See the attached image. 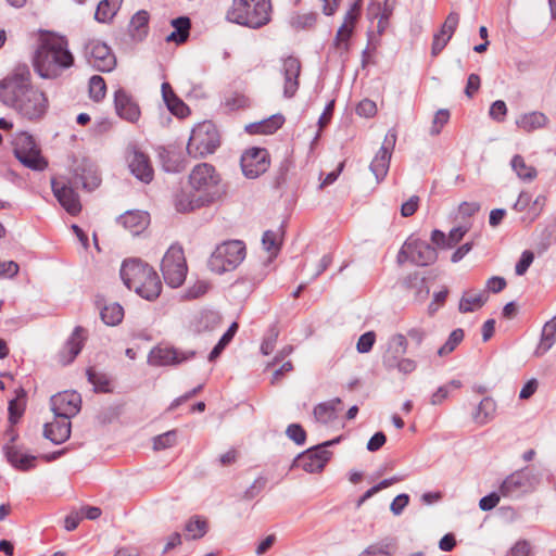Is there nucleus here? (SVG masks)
<instances>
[{
	"label": "nucleus",
	"mask_w": 556,
	"mask_h": 556,
	"mask_svg": "<svg viewBox=\"0 0 556 556\" xmlns=\"http://www.w3.org/2000/svg\"><path fill=\"white\" fill-rule=\"evenodd\" d=\"M382 364L387 369L397 368L404 375L412 374L417 368L416 361L408 357H401L397 355L384 354Z\"/></svg>",
	"instance_id": "obj_31"
},
{
	"label": "nucleus",
	"mask_w": 556,
	"mask_h": 556,
	"mask_svg": "<svg viewBox=\"0 0 556 556\" xmlns=\"http://www.w3.org/2000/svg\"><path fill=\"white\" fill-rule=\"evenodd\" d=\"M459 23V15L456 12H451L446 20L444 21L440 31H442L443 35H446L448 37H453L457 26Z\"/></svg>",
	"instance_id": "obj_58"
},
{
	"label": "nucleus",
	"mask_w": 556,
	"mask_h": 556,
	"mask_svg": "<svg viewBox=\"0 0 556 556\" xmlns=\"http://www.w3.org/2000/svg\"><path fill=\"white\" fill-rule=\"evenodd\" d=\"M177 432L175 430L167 431L153 439V448L155 451H162L172 447L176 444Z\"/></svg>",
	"instance_id": "obj_50"
},
{
	"label": "nucleus",
	"mask_w": 556,
	"mask_h": 556,
	"mask_svg": "<svg viewBox=\"0 0 556 556\" xmlns=\"http://www.w3.org/2000/svg\"><path fill=\"white\" fill-rule=\"evenodd\" d=\"M362 8V0H356L349 11L345 13L343 23L339 27L334 40L333 46L341 53H345L350 49V38L353 35L355 24L358 20L359 12Z\"/></svg>",
	"instance_id": "obj_17"
},
{
	"label": "nucleus",
	"mask_w": 556,
	"mask_h": 556,
	"mask_svg": "<svg viewBox=\"0 0 556 556\" xmlns=\"http://www.w3.org/2000/svg\"><path fill=\"white\" fill-rule=\"evenodd\" d=\"M536 478L528 469H521L509 475L500 486V494L504 497H519L534 488Z\"/></svg>",
	"instance_id": "obj_13"
},
{
	"label": "nucleus",
	"mask_w": 556,
	"mask_h": 556,
	"mask_svg": "<svg viewBox=\"0 0 556 556\" xmlns=\"http://www.w3.org/2000/svg\"><path fill=\"white\" fill-rule=\"evenodd\" d=\"M220 177L214 166L207 163H201L193 167L189 175V184L191 188L199 192L200 195L212 202L218 194V185Z\"/></svg>",
	"instance_id": "obj_7"
},
{
	"label": "nucleus",
	"mask_w": 556,
	"mask_h": 556,
	"mask_svg": "<svg viewBox=\"0 0 556 556\" xmlns=\"http://www.w3.org/2000/svg\"><path fill=\"white\" fill-rule=\"evenodd\" d=\"M376 341L374 331H368L362 334L357 341L356 349L359 353H368Z\"/></svg>",
	"instance_id": "obj_59"
},
{
	"label": "nucleus",
	"mask_w": 556,
	"mask_h": 556,
	"mask_svg": "<svg viewBox=\"0 0 556 556\" xmlns=\"http://www.w3.org/2000/svg\"><path fill=\"white\" fill-rule=\"evenodd\" d=\"M124 307L114 302L110 305H106V326H116L121 324L124 319Z\"/></svg>",
	"instance_id": "obj_51"
},
{
	"label": "nucleus",
	"mask_w": 556,
	"mask_h": 556,
	"mask_svg": "<svg viewBox=\"0 0 556 556\" xmlns=\"http://www.w3.org/2000/svg\"><path fill=\"white\" fill-rule=\"evenodd\" d=\"M194 351H182L168 345H159L149 353V364L153 366H170L179 365L186 361L193 358Z\"/></svg>",
	"instance_id": "obj_15"
},
{
	"label": "nucleus",
	"mask_w": 556,
	"mask_h": 556,
	"mask_svg": "<svg viewBox=\"0 0 556 556\" xmlns=\"http://www.w3.org/2000/svg\"><path fill=\"white\" fill-rule=\"evenodd\" d=\"M205 203L208 202L204 201V199L201 195L195 197L194 194L186 192L178 193L175 199V207L180 213L191 212L195 208L201 207Z\"/></svg>",
	"instance_id": "obj_36"
},
{
	"label": "nucleus",
	"mask_w": 556,
	"mask_h": 556,
	"mask_svg": "<svg viewBox=\"0 0 556 556\" xmlns=\"http://www.w3.org/2000/svg\"><path fill=\"white\" fill-rule=\"evenodd\" d=\"M283 122L282 115H273L260 123L247 126V130L251 134H273L282 126Z\"/></svg>",
	"instance_id": "obj_37"
},
{
	"label": "nucleus",
	"mask_w": 556,
	"mask_h": 556,
	"mask_svg": "<svg viewBox=\"0 0 556 556\" xmlns=\"http://www.w3.org/2000/svg\"><path fill=\"white\" fill-rule=\"evenodd\" d=\"M405 286L408 289L415 290V299L424 301L429 294V288L426 286L425 278H420L418 274L409 275L405 279Z\"/></svg>",
	"instance_id": "obj_45"
},
{
	"label": "nucleus",
	"mask_w": 556,
	"mask_h": 556,
	"mask_svg": "<svg viewBox=\"0 0 556 556\" xmlns=\"http://www.w3.org/2000/svg\"><path fill=\"white\" fill-rule=\"evenodd\" d=\"M240 165L244 177L255 179L269 168V153L264 148H249L242 153Z\"/></svg>",
	"instance_id": "obj_12"
},
{
	"label": "nucleus",
	"mask_w": 556,
	"mask_h": 556,
	"mask_svg": "<svg viewBox=\"0 0 556 556\" xmlns=\"http://www.w3.org/2000/svg\"><path fill=\"white\" fill-rule=\"evenodd\" d=\"M100 174L92 167L86 166L81 169L80 174L75 176V185H81L87 191H92L101 185Z\"/></svg>",
	"instance_id": "obj_35"
},
{
	"label": "nucleus",
	"mask_w": 556,
	"mask_h": 556,
	"mask_svg": "<svg viewBox=\"0 0 556 556\" xmlns=\"http://www.w3.org/2000/svg\"><path fill=\"white\" fill-rule=\"evenodd\" d=\"M50 404L54 416L71 419L80 412L81 396L76 391H63L52 395Z\"/></svg>",
	"instance_id": "obj_16"
},
{
	"label": "nucleus",
	"mask_w": 556,
	"mask_h": 556,
	"mask_svg": "<svg viewBox=\"0 0 556 556\" xmlns=\"http://www.w3.org/2000/svg\"><path fill=\"white\" fill-rule=\"evenodd\" d=\"M464 340V330L457 328L451 332L446 342L438 350V355L440 357L447 356L451 354L457 345Z\"/></svg>",
	"instance_id": "obj_47"
},
{
	"label": "nucleus",
	"mask_w": 556,
	"mask_h": 556,
	"mask_svg": "<svg viewBox=\"0 0 556 556\" xmlns=\"http://www.w3.org/2000/svg\"><path fill=\"white\" fill-rule=\"evenodd\" d=\"M114 110L116 115L131 124H136L140 116L141 110L138 102L131 93L124 88H118L114 92Z\"/></svg>",
	"instance_id": "obj_19"
},
{
	"label": "nucleus",
	"mask_w": 556,
	"mask_h": 556,
	"mask_svg": "<svg viewBox=\"0 0 556 556\" xmlns=\"http://www.w3.org/2000/svg\"><path fill=\"white\" fill-rule=\"evenodd\" d=\"M13 144L14 155L24 166L34 170H43L47 167L33 136L22 132L15 137Z\"/></svg>",
	"instance_id": "obj_9"
},
{
	"label": "nucleus",
	"mask_w": 556,
	"mask_h": 556,
	"mask_svg": "<svg viewBox=\"0 0 556 556\" xmlns=\"http://www.w3.org/2000/svg\"><path fill=\"white\" fill-rule=\"evenodd\" d=\"M119 276L127 289L140 298L153 302L162 292V281L156 270L139 257L125 258L121 265Z\"/></svg>",
	"instance_id": "obj_3"
},
{
	"label": "nucleus",
	"mask_w": 556,
	"mask_h": 556,
	"mask_svg": "<svg viewBox=\"0 0 556 556\" xmlns=\"http://www.w3.org/2000/svg\"><path fill=\"white\" fill-rule=\"evenodd\" d=\"M30 71L17 65L12 75L0 81V101L29 121L41 118L48 109L46 93L30 83Z\"/></svg>",
	"instance_id": "obj_1"
},
{
	"label": "nucleus",
	"mask_w": 556,
	"mask_h": 556,
	"mask_svg": "<svg viewBox=\"0 0 556 556\" xmlns=\"http://www.w3.org/2000/svg\"><path fill=\"white\" fill-rule=\"evenodd\" d=\"M340 441V438L324 442L301 453L293 462V467L302 468L306 472L321 471L330 459L331 453L326 450Z\"/></svg>",
	"instance_id": "obj_11"
},
{
	"label": "nucleus",
	"mask_w": 556,
	"mask_h": 556,
	"mask_svg": "<svg viewBox=\"0 0 556 556\" xmlns=\"http://www.w3.org/2000/svg\"><path fill=\"white\" fill-rule=\"evenodd\" d=\"M452 37L443 35L442 31L434 34L432 47H431V55L437 56L442 52V50L446 47Z\"/></svg>",
	"instance_id": "obj_61"
},
{
	"label": "nucleus",
	"mask_w": 556,
	"mask_h": 556,
	"mask_svg": "<svg viewBox=\"0 0 556 556\" xmlns=\"http://www.w3.org/2000/svg\"><path fill=\"white\" fill-rule=\"evenodd\" d=\"M556 342V321H547L542 330L541 341L535 350L536 356L545 354Z\"/></svg>",
	"instance_id": "obj_39"
},
{
	"label": "nucleus",
	"mask_w": 556,
	"mask_h": 556,
	"mask_svg": "<svg viewBox=\"0 0 556 556\" xmlns=\"http://www.w3.org/2000/svg\"><path fill=\"white\" fill-rule=\"evenodd\" d=\"M238 330V324L232 323L228 330L223 334V337L219 339L218 343L213 348L208 355V361L213 362L216 359L222 351L225 349V346L231 341L233 338L236 331Z\"/></svg>",
	"instance_id": "obj_48"
},
{
	"label": "nucleus",
	"mask_w": 556,
	"mask_h": 556,
	"mask_svg": "<svg viewBox=\"0 0 556 556\" xmlns=\"http://www.w3.org/2000/svg\"><path fill=\"white\" fill-rule=\"evenodd\" d=\"M87 379L92 384L93 391L97 393L104 392V375L98 372L94 367H88L86 370Z\"/></svg>",
	"instance_id": "obj_55"
},
{
	"label": "nucleus",
	"mask_w": 556,
	"mask_h": 556,
	"mask_svg": "<svg viewBox=\"0 0 556 556\" xmlns=\"http://www.w3.org/2000/svg\"><path fill=\"white\" fill-rule=\"evenodd\" d=\"M159 157L163 169L167 173H180L186 167L181 155L174 150L160 148Z\"/></svg>",
	"instance_id": "obj_28"
},
{
	"label": "nucleus",
	"mask_w": 556,
	"mask_h": 556,
	"mask_svg": "<svg viewBox=\"0 0 556 556\" xmlns=\"http://www.w3.org/2000/svg\"><path fill=\"white\" fill-rule=\"evenodd\" d=\"M219 146V134L212 122L198 124L191 131L187 152L194 159L205 157L215 152Z\"/></svg>",
	"instance_id": "obj_6"
},
{
	"label": "nucleus",
	"mask_w": 556,
	"mask_h": 556,
	"mask_svg": "<svg viewBox=\"0 0 556 556\" xmlns=\"http://www.w3.org/2000/svg\"><path fill=\"white\" fill-rule=\"evenodd\" d=\"M161 90L162 98L172 114L178 117H185L189 114V108L181 99L176 96L168 83H163Z\"/></svg>",
	"instance_id": "obj_26"
},
{
	"label": "nucleus",
	"mask_w": 556,
	"mask_h": 556,
	"mask_svg": "<svg viewBox=\"0 0 556 556\" xmlns=\"http://www.w3.org/2000/svg\"><path fill=\"white\" fill-rule=\"evenodd\" d=\"M356 113L359 116L372 117L377 113L376 103L369 99H364L356 106Z\"/></svg>",
	"instance_id": "obj_62"
},
{
	"label": "nucleus",
	"mask_w": 556,
	"mask_h": 556,
	"mask_svg": "<svg viewBox=\"0 0 556 556\" xmlns=\"http://www.w3.org/2000/svg\"><path fill=\"white\" fill-rule=\"evenodd\" d=\"M496 403L492 397H484L478 405L475 420L480 425L489 422L495 414Z\"/></svg>",
	"instance_id": "obj_44"
},
{
	"label": "nucleus",
	"mask_w": 556,
	"mask_h": 556,
	"mask_svg": "<svg viewBox=\"0 0 556 556\" xmlns=\"http://www.w3.org/2000/svg\"><path fill=\"white\" fill-rule=\"evenodd\" d=\"M407 337L402 333H395L388 341V351L386 354L402 356L407 352Z\"/></svg>",
	"instance_id": "obj_46"
},
{
	"label": "nucleus",
	"mask_w": 556,
	"mask_h": 556,
	"mask_svg": "<svg viewBox=\"0 0 556 556\" xmlns=\"http://www.w3.org/2000/svg\"><path fill=\"white\" fill-rule=\"evenodd\" d=\"M161 270L165 282L172 288L180 287L186 280L188 267L181 247L170 245L163 256Z\"/></svg>",
	"instance_id": "obj_8"
},
{
	"label": "nucleus",
	"mask_w": 556,
	"mask_h": 556,
	"mask_svg": "<svg viewBox=\"0 0 556 556\" xmlns=\"http://www.w3.org/2000/svg\"><path fill=\"white\" fill-rule=\"evenodd\" d=\"M341 404V399L336 397L330 401L319 403L314 408L315 419L323 424H329L337 418V406Z\"/></svg>",
	"instance_id": "obj_32"
},
{
	"label": "nucleus",
	"mask_w": 556,
	"mask_h": 556,
	"mask_svg": "<svg viewBox=\"0 0 556 556\" xmlns=\"http://www.w3.org/2000/svg\"><path fill=\"white\" fill-rule=\"evenodd\" d=\"M71 419L56 417L50 422L45 424L43 437L54 444H62L71 437Z\"/></svg>",
	"instance_id": "obj_23"
},
{
	"label": "nucleus",
	"mask_w": 556,
	"mask_h": 556,
	"mask_svg": "<svg viewBox=\"0 0 556 556\" xmlns=\"http://www.w3.org/2000/svg\"><path fill=\"white\" fill-rule=\"evenodd\" d=\"M316 13L295 14L291 17L290 24L295 29H309L316 24Z\"/></svg>",
	"instance_id": "obj_49"
},
{
	"label": "nucleus",
	"mask_w": 556,
	"mask_h": 556,
	"mask_svg": "<svg viewBox=\"0 0 556 556\" xmlns=\"http://www.w3.org/2000/svg\"><path fill=\"white\" fill-rule=\"evenodd\" d=\"M18 264L14 261L1 262L0 261V277L12 278L18 273Z\"/></svg>",
	"instance_id": "obj_63"
},
{
	"label": "nucleus",
	"mask_w": 556,
	"mask_h": 556,
	"mask_svg": "<svg viewBox=\"0 0 556 556\" xmlns=\"http://www.w3.org/2000/svg\"><path fill=\"white\" fill-rule=\"evenodd\" d=\"M467 231L468 229L466 227H455L446 237L443 231L434 229L431 233V241L438 248L450 249L456 245L464 238Z\"/></svg>",
	"instance_id": "obj_27"
},
{
	"label": "nucleus",
	"mask_w": 556,
	"mask_h": 556,
	"mask_svg": "<svg viewBox=\"0 0 556 556\" xmlns=\"http://www.w3.org/2000/svg\"><path fill=\"white\" fill-rule=\"evenodd\" d=\"M89 94L97 102L104 99V79L101 76L94 75L90 78Z\"/></svg>",
	"instance_id": "obj_52"
},
{
	"label": "nucleus",
	"mask_w": 556,
	"mask_h": 556,
	"mask_svg": "<svg viewBox=\"0 0 556 556\" xmlns=\"http://www.w3.org/2000/svg\"><path fill=\"white\" fill-rule=\"evenodd\" d=\"M406 249L409 250V261L417 266H428L438 258L435 248L429 242L417 238H408L405 242Z\"/></svg>",
	"instance_id": "obj_20"
},
{
	"label": "nucleus",
	"mask_w": 556,
	"mask_h": 556,
	"mask_svg": "<svg viewBox=\"0 0 556 556\" xmlns=\"http://www.w3.org/2000/svg\"><path fill=\"white\" fill-rule=\"evenodd\" d=\"M270 13V0H232L227 18L242 26L260 28L269 23Z\"/></svg>",
	"instance_id": "obj_4"
},
{
	"label": "nucleus",
	"mask_w": 556,
	"mask_h": 556,
	"mask_svg": "<svg viewBox=\"0 0 556 556\" xmlns=\"http://www.w3.org/2000/svg\"><path fill=\"white\" fill-rule=\"evenodd\" d=\"M86 339V329L81 326L75 327L71 337L66 340L65 344L58 353L59 363L64 366L71 364L80 353Z\"/></svg>",
	"instance_id": "obj_21"
},
{
	"label": "nucleus",
	"mask_w": 556,
	"mask_h": 556,
	"mask_svg": "<svg viewBox=\"0 0 556 556\" xmlns=\"http://www.w3.org/2000/svg\"><path fill=\"white\" fill-rule=\"evenodd\" d=\"M8 462L16 469L26 471L36 466L37 457L29 454H23L15 446H9L5 450Z\"/></svg>",
	"instance_id": "obj_29"
},
{
	"label": "nucleus",
	"mask_w": 556,
	"mask_h": 556,
	"mask_svg": "<svg viewBox=\"0 0 556 556\" xmlns=\"http://www.w3.org/2000/svg\"><path fill=\"white\" fill-rule=\"evenodd\" d=\"M287 437L292 440L295 444L302 445L306 440V432L303 427L299 424H291L286 430Z\"/></svg>",
	"instance_id": "obj_56"
},
{
	"label": "nucleus",
	"mask_w": 556,
	"mask_h": 556,
	"mask_svg": "<svg viewBox=\"0 0 556 556\" xmlns=\"http://www.w3.org/2000/svg\"><path fill=\"white\" fill-rule=\"evenodd\" d=\"M547 116L538 111L522 114L517 121L516 125L527 132L543 128L547 125Z\"/></svg>",
	"instance_id": "obj_30"
},
{
	"label": "nucleus",
	"mask_w": 556,
	"mask_h": 556,
	"mask_svg": "<svg viewBox=\"0 0 556 556\" xmlns=\"http://www.w3.org/2000/svg\"><path fill=\"white\" fill-rule=\"evenodd\" d=\"M486 301V296L483 292L470 293L466 292L459 301V311L462 313H469L479 309L483 306Z\"/></svg>",
	"instance_id": "obj_41"
},
{
	"label": "nucleus",
	"mask_w": 556,
	"mask_h": 556,
	"mask_svg": "<svg viewBox=\"0 0 556 556\" xmlns=\"http://www.w3.org/2000/svg\"><path fill=\"white\" fill-rule=\"evenodd\" d=\"M369 548L372 551V556H392L396 551V542L393 539L384 540L381 543L369 545Z\"/></svg>",
	"instance_id": "obj_53"
},
{
	"label": "nucleus",
	"mask_w": 556,
	"mask_h": 556,
	"mask_svg": "<svg viewBox=\"0 0 556 556\" xmlns=\"http://www.w3.org/2000/svg\"><path fill=\"white\" fill-rule=\"evenodd\" d=\"M281 73L285 77L283 94L286 98H292L299 89V76L301 73V63L294 56H288L282 61Z\"/></svg>",
	"instance_id": "obj_22"
},
{
	"label": "nucleus",
	"mask_w": 556,
	"mask_h": 556,
	"mask_svg": "<svg viewBox=\"0 0 556 556\" xmlns=\"http://www.w3.org/2000/svg\"><path fill=\"white\" fill-rule=\"evenodd\" d=\"M282 242V231L281 229L277 230H266L263 233L262 244L264 249L269 253V256H277Z\"/></svg>",
	"instance_id": "obj_42"
},
{
	"label": "nucleus",
	"mask_w": 556,
	"mask_h": 556,
	"mask_svg": "<svg viewBox=\"0 0 556 556\" xmlns=\"http://www.w3.org/2000/svg\"><path fill=\"white\" fill-rule=\"evenodd\" d=\"M36 73L45 79H55L74 65V55L65 37L47 34L40 38L33 58Z\"/></svg>",
	"instance_id": "obj_2"
},
{
	"label": "nucleus",
	"mask_w": 556,
	"mask_h": 556,
	"mask_svg": "<svg viewBox=\"0 0 556 556\" xmlns=\"http://www.w3.org/2000/svg\"><path fill=\"white\" fill-rule=\"evenodd\" d=\"M150 15L148 11H138L130 20L129 31L134 39L142 40L148 34Z\"/></svg>",
	"instance_id": "obj_33"
},
{
	"label": "nucleus",
	"mask_w": 556,
	"mask_h": 556,
	"mask_svg": "<svg viewBox=\"0 0 556 556\" xmlns=\"http://www.w3.org/2000/svg\"><path fill=\"white\" fill-rule=\"evenodd\" d=\"M170 24L175 30L167 36L166 40L176 43H184L189 37L191 27L190 18L187 16H179L172 20Z\"/></svg>",
	"instance_id": "obj_34"
},
{
	"label": "nucleus",
	"mask_w": 556,
	"mask_h": 556,
	"mask_svg": "<svg viewBox=\"0 0 556 556\" xmlns=\"http://www.w3.org/2000/svg\"><path fill=\"white\" fill-rule=\"evenodd\" d=\"M397 134L395 129H390L383 140L381 148L376 153L370 163V170L375 175L377 182L384 179L390 167L392 151L396 143Z\"/></svg>",
	"instance_id": "obj_14"
},
{
	"label": "nucleus",
	"mask_w": 556,
	"mask_h": 556,
	"mask_svg": "<svg viewBox=\"0 0 556 556\" xmlns=\"http://www.w3.org/2000/svg\"><path fill=\"white\" fill-rule=\"evenodd\" d=\"M9 420L11 424H16L24 413V408L18 404L16 399L9 402Z\"/></svg>",
	"instance_id": "obj_64"
},
{
	"label": "nucleus",
	"mask_w": 556,
	"mask_h": 556,
	"mask_svg": "<svg viewBox=\"0 0 556 556\" xmlns=\"http://www.w3.org/2000/svg\"><path fill=\"white\" fill-rule=\"evenodd\" d=\"M533 260H534V254L532 251H530V250L523 251L518 263L516 264V267H515L516 275L523 276L527 273V270L529 269V267L531 266V264L533 263Z\"/></svg>",
	"instance_id": "obj_57"
},
{
	"label": "nucleus",
	"mask_w": 556,
	"mask_h": 556,
	"mask_svg": "<svg viewBox=\"0 0 556 556\" xmlns=\"http://www.w3.org/2000/svg\"><path fill=\"white\" fill-rule=\"evenodd\" d=\"M362 8V0H356L349 11L345 13L343 23L339 27L334 40L333 46L341 53H345L350 49V38L353 35L355 24L358 20L359 12Z\"/></svg>",
	"instance_id": "obj_18"
},
{
	"label": "nucleus",
	"mask_w": 556,
	"mask_h": 556,
	"mask_svg": "<svg viewBox=\"0 0 556 556\" xmlns=\"http://www.w3.org/2000/svg\"><path fill=\"white\" fill-rule=\"evenodd\" d=\"M85 55L89 63L93 62V65L98 67L100 72H104L102 63H104V42L98 40H89L85 45Z\"/></svg>",
	"instance_id": "obj_38"
},
{
	"label": "nucleus",
	"mask_w": 556,
	"mask_h": 556,
	"mask_svg": "<svg viewBox=\"0 0 556 556\" xmlns=\"http://www.w3.org/2000/svg\"><path fill=\"white\" fill-rule=\"evenodd\" d=\"M489 114L494 121L503 122L507 114L506 103L502 100H496L492 103Z\"/></svg>",
	"instance_id": "obj_60"
},
{
	"label": "nucleus",
	"mask_w": 556,
	"mask_h": 556,
	"mask_svg": "<svg viewBox=\"0 0 556 556\" xmlns=\"http://www.w3.org/2000/svg\"><path fill=\"white\" fill-rule=\"evenodd\" d=\"M125 160L131 175L140 182L148 185L153 180L154 168L151 160L137 144L127 146Z\"/></svg>",
	"instance_id": "obj_10"
},
{
	"label": "nucleus",
	"mask_w": 556,
	"mask_h": 556,
	"mask_svg": "<svg viewBox=\"0 0 556 556\" xmlns=\"http://www.w3.org/2000/svg\"><path fill=\"white\" fill-rule=\"evenodd\" d=\"M448 119H450L448 110H445V109L439 110L435 113L434 118L432 121V126L430 128V135L438 136L441 132L443 126L445 124H447Z\"/></svg>",
	"instance_id": "obj_54"
},
{
	"label": "nucleus",
	"mask_w": 556,
	"mask_h": 556,
	"mask_svg": "<svg viewBox=\"0 0 556 556\" xmlns=\"http://www.w3.org/2000/svg\"><path fill=\"white\" fill-rule=\"evenodd\" d=\"M510 164L514 172L522 180L532 181L538 176L536 169L533 166L528 165L525 159L519 154H516L511 159Z\"/></svg>",
	"instance_id": "obj_43"
},
{
	"label": "nucleus",
	"mask_w": 556,
	"mask_h": 556,
	"mask_svg": "<svg viewBox=\"0 0 556 556\" xmlns=\"http://www.w3.org/2000/svg\"><path fill=\"white\" fill-rule=\"evenodd\" d=\"M207 521L200 516H193L185 526V536L187 540H198L203 538L207 533Z\"/></svg>",
	"instance_id": "obj_40"
},
{
	"label": "nucleus",
	"mask_w": 556,
	"mask_h": 556,
	"mask_svg": "<svg viewBox=\"0 0 556 556\" xmlns=\"http://www.w3.org/2000/svg\"><path fill=\"white\" fill-rule=\"evenodd\" d=\"M52 190L59 203L68 214L75 216L80 213L81 204L79 197L73 188L65 185L59 187L58 184L52 180Z\"/></svg>",
	"instance_id": "obj_24"
},
{
	"label": "nucleus",
	"mask_w": 556,
	"mask_h": 556,
	"mask_svg": "<svg viewBox=\"0 0 556 556\" xmlns=\"http://www.w3.org/2000/svg\"><path fill=\"white\" fill-rule=\"evenodd\" d=\"M117 222L132 235H139L149 224V215L142 211H127L122 214Z\"/></svg>",
	"instance_id": "obj_25"
},
{
	"label": "nucleus",
	"mask_w": 556,
	"mask_h": 556,
	"mask_svg": "<svg viewBox=\"0 0 556 556\" xmlns=\"http://www.w3.org/2000/svg\"><path fill=\"white\" fill-rule=\"evenodd\" d=\"M245 257V247L240 240H229L217 245L207 265L216 274L233 270Z\"/></svg>",
	"instance_id": "obj_5"
}]
</instances>
